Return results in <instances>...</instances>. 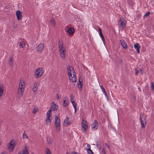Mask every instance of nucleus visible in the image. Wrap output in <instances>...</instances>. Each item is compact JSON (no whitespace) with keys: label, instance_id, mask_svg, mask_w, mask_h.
Masks as SVG:
<instances>
[{"label":"nucleus","instance_id":"17","mask_svg":"<svg viewBox=\"0 0 154 154\" xmlns=\"http://www.w3.org/2000/svg\"><path fill=\"white\" fill-rule=\"evenodd\" d=\"M134 47L135 49H136L137 53L138 54L140 53V44L138 43H136L134 45Z\"/></svg>","mask_w":154,"mask_h":154},{"label":"nucleus","instance_id":"20","mask_svg":"<svg viewBox=\"0 0 154 154\" xmlns=\"http://www.w3.org/2000/svg\"><path fill=\"white\" fill-rule=\"evenodd\" d=\"M18 154H28L26 146L25 149H23L22 151H20Z\"/></svg>","mask_w":154,"mask_h":154},{"label":"nucleus","instance_id":"22","mask_svg":"<svg viewBox=\"0 0 154 154\" xmlns=\"http://www.w3.org/2000/svg\"><path fill=\"white\" fill-rule=\"evenodd\" d=\"M69 79L72 82H75L76 81V75H75L74 76L73 75L71 77H69Z\"/></svg>","mask_w":154,"mask_h":154},{"label":"nucleus","instance_id":"47","mask_svg":"<svg viewBox=\"0 0 154 154\" xmlns=\"http://www.w3.org/2000/svg\"><path fill=\"white\" fill-rule=\"evenodd\" d=\"M17 25L15 23H14L13 24V26L14 28H16L17 27Z\"/></svg>","mask_w":154,"mask_h":154},{"label":"nucleus","instance_id":"57","mask_svg":"<svg viewBox=\"0 0 154 154\" xmlns=\"http://www.w3.org/2000/svg\"><path fill=\"white\" fill-rule=\"evenodd\" d=\"M32 154H33V153H32Z\"/></svg>","mask_w":154,"mask_h":154},{"label":"nucleus","instance_id":"6","mask_svg":"<svg viewBox=\"0 0 154 154\" xmlns=\"http://www.w3.org/2000/svg\"><path fill=\"white\" fill-rule=\"evenodd\" d=\"M24 87L25 84L23 82V80L22 79H21L19 83V89L20 90L22 95V94L23 92L24 91Z\"/></svg>","mask_w":154,"mask_h":154},{"label":"nucleus","instance_id":"48","mask_svg":"<svg viewBox=\"0 0 154 154\" xmlns=\"http://www.w3.org/2000/svg\"><path fill=\"white\" fill-rule=\"evenodd\" d=\"M106 146L108 148V149H109L110 147L108 143H106Z\"/></svg>","mask_w":154,"mask_h":154},{"label":"nucleus","instance_id":"5","mask_svg":"<svg viewBox=\"0 0 154 154\" xmlns=\"http://www.w3.org/2000/svg\"><path fill=\"white\" fill-rule=\"evenodd\" d=\"M58 106L56 105L54 102H52L51 104L50 108V109L47 111V112H49V114H50L51 112L52 111H57V109Z\"/></svg>","mask_w":154,"mask_h":154},{"label":"nucleus","instance_id":"51","mask_svg":"<svg viewBox=\"0 0 154 154\" xmlns=\"http://www.w3.org/2000/svg\"><path fill=\"white\" fill-rule=\"evenodd\" d=\"M71 102L72 104H73V103L74 104V103H75L74 100H73V101H71Z\"/></svg>","mask_w":154,"mask_h":154},{"label":"nucleus","instance_id":"3","mask_svg":"<svg viewBox=\"0 0 154 154\" xmlns=\"http://www.w3.org/2000/svg\"><path fill=\"white\" fill-rule=\"evenodd\" d=\"M55 125L56 126V130L59 131L60 128V120L56 115H55Z\"/></svg>","mask_w":154,"mask_h":154},{"label":"nucleus","instance_id":"32","mask_svg":"<svg viewBox=\"0 0 154 154\" xmlns=\"http://www.w3.org/2000/svg\"><path fill=\"white\" fill-rule=\"evenodd\" d=\"M23 138H26L27 139L28 138V136L26 135L25 133V131H24L23 133Z\"/></svg>","mask_w":154,"mask_h":154},{"label":"nucleus","instance_id":"11","mask_svg":"<svg viewBox=\"0 0 154 154\" xmlns=\"http://www.w3.org/2000/svg\"><path fill=\"white\" fill-rule=\"evenodd\" d=\"M44 48V44L41 43L39 44L36 48L37 51L41 53L43 50Z\"/></svg>","mask_w":154,"mask_h":154},{"label":"nucleus","instance_id":"14","mask_svg":"<svg viewBox=\"0 0 154 154\" xmlns=\"http://www.w3.org/2000/svg\"><path fill=\"white\" fill-rule=\"evenodd\" d=\"M120 42L121 45L124 49H126L127 48V44L125 40H120Z\"/></svg>","mask_w":154,"mask_h":154},{"label":"nucleus","instance_id":"31","mask_svg":"<svg viewBox=\"0 0 154 154\" xmlns=\"http://www.w3.org/2000/svg\"><path fill=\"white\" fill-rule=\"evenodd\" d=\"M45 152L46 154H51L50 151L48 148H46Z\"/></svg>","mask_w":154,"mask_h":154},{"label":"nucleus","instance_id":"36","mask_svg":"<svg viewBox=\"0 0 154 154\" xmlns=\"http://www.w3.org/2000/svg\"><path fill=\"white\" fill-rule=\"evenodd\" d=\"M74 96L72 95V94H71L70 95V101H72L73 100V99L74 98Z\"/></svg>","mask_w":154,"mask_h":154},{"label":"nucleus","instance_id":"1","mask_svg":"<svg viewBox=\"0 0 154 154\" xmlns=\"http://www.w3.org/2000/svg\"><path fill=\"white\" fill-rule=\"evenodd\" d=\"M44 72L43 69L42 68H39L37 69L35 72V77L37 79L41 77L43 74Z\"/></svg>","mask_w":154,"mask_h":154},{"label":"nucleus","instance_id":"41","mask_svg":"<svg viewBox=\"0 0 154 154\" xmlns=\"http://www.w3.org/2000/svg\"><path fill=\"white\" fill-rule=\"evenodd\" d=\"M87 151L91 149V147L90 145H87V148L86 149Z\"/></svg>","mask_w":154,"mask_h":154},{"label":"nucleus","instance_id":"34","mask_svg":"<svg viewBox=\"0 0 154 154\" xmlns=\"http://www.w3.org/2000/svg\"><path fill=\"white\" fill-rule=\"evenodd\" d=\"M151 13L150 12L148 11L144 15H143V18H145L146 17L149 16L150 14Z\"/></svg>","mask_w":154,"mask_h":154},{"label":"nucleus","instance_id":"23","mask_svg":"<svg viewBox=\"0 0 154 154\" xmlns=\"http://www.w3.org/2000/svg\"><path fill=\"white\" fill-rule=\"evenodd\" d=\"M37 86V83L36 82L34 83L32 89L33 91L34 92L36 91L38 89V87Z\"/></svg>","mask_w":154,"mask_h":154},{"label":"nucleus","instance_id":"24","mask_svg":"<svg viewBox=\"0 0 154 154\" xmlns=\"http://www.w3.org/2000/svg\"><path fill=\"white\" fill-rule=\"evenodd\" d=\"M38 111V109L37 107L35 106L33 109L32 112L33 114H35Z\"/></svg>","mask_w":154,"mask_h":154},{"label":"nucleus","instance_id":"46","mask_svg":"<svg viewBox=\"0 0 154 154\" xmlns=\"http://www.w3.org/2000/svg\"><path fill=\"white\" fill-rule=\"evenodd\" d=\"M104 95H105V96L106 98V99H107V100H108V99H109V98H108V95H107V94H104Z\"/></svg>","mask_w":154,"mask_h":154},{"label":"nucleus","instance_id":"54","mask_svg":"<svg viewBox=\"0 0 154 154\" xmlns=\"http://www.w3.org/2000/svg\"><path fill=\"white\" fill-rule=\"evenodd\" d=\"M138 89L139 90V91H140V92H141V90L140 88V87H138Z\"/></svg>","mask_w":154,"mask_h":154},{"label":"nucleus","instance_id":"50","mask_svg":"<svg viewBox=\"0 0 154 154\" xmlns=\"http://www.w3.org/2000/svg\"><path fill=\"white\" fill-rule=\"evenodd\" d=\"M100 87L101 88V89H102L104 88L103 87V86L102 85H100Z\"/></svg>","mask_w":154,"mask_h":154},{"label":"nucleus","instance_id":"8","mask_svg":"<svg viewBox=\"0 0 154 154\" xmlns=\"http://www.w3.org/2000/svg\"><path fill=\"white\" fill-rule=\"evenodd\" d=\"M126 21H125L124 19L122 17H121L119 21V23H120V26L122 28H124L125 27L126 24Z\"/></svg>","mask_w":154,"mask_h":154},{"label":"nucleus","instance_id":"27","mask_svg":"<svg viewBox=\"0 0 154 154\" xmlns=\"http://www.w3.org/2000/svg\"><path fill=\"white\" fill-rule=\"evenodd\" d=\"M13 64V61L12 57L10 58L9 61V66H12Z\"/></svg>","mask_w":154,"mask_h":154},{"label":"nucleus","instance_id":"7","mask_svg":"<svg viewBox=\"0 0 154 154\" xmlns=\"http://www.w3.org/2000/svg\"><path fill=\"white\" fill-rule=\"evenodd\" d=\"M87 122L84 120H82V130L83 132H86L88 128V125L87 124Z\"/></svg>","mask_w":154,"mask_h":154},{"label":"nucleus","instance_id":"13","mask_svg":"<svg viewBox=\"0 0 154 154\" xmlns=\"http://www.w3.org/2000/svg\"><path fill=\"white\" fill-rule=\"evenodd\" d=\"M16 14L17 20H20L22 18V12L20 10H18L16 12Z\"/></svg>","mask_w":154,"mask_h":154},{"label":"nucleus","instance_id":"9","mask_svg":"<svg viewBox=\"0 0 154 154\" xmlns=\"http://www.w3.org/2000/svg\"><path fill=\"white\" fill-rule=\"evenodd\" d=\"M50 116L51 115L49 114V112H47L45 124L47 125H50L51 124V120L50 119Z\"/></svg>","mask_w":154,"mask_h":154},{"label":"nucleus","instance_id":"19","mask_svg":"<svg viewBox=\"0 0 154 154\" xmlns=\"http://www.w3.org/2000/svg\"><path fill=\"white\" fill-rule=\"evenodd\" d=\"M68 117H67L64 121L63 123L65 125L67 126L70 125L71 124L72 122H71V121L68 122Z\"/></svg>","mask_w":154,"mask_h":154},{"label":"nucleus","instance_id":"55","mask_svg":"<svg viewBox=\"0 0 154 154\" xmlns=\"http://www.w3.org/2000/svg\"><path fill=\"white\" fill-rule=\"evenodd\" d=\"M103 92V93H104V94H107V93H106V91H104V92Z\"/></svg>","mask_w":154,"mask_h":154},{"label":"nucleus","instance_id":"15","mask_svg":"<svg viewBox=\"0 0 154 154\" xmlns=\"http://www.w3.org/2000/svg\"><path fill=\"white\" fill-rule=\"evenodd\" d=\"M65 49L59 50L60 56L63 59H64L65 57Z\"/></svg>","mask_w":154,"mask_h":154},{"label":"nucleus","instance_id":"37","mask_svg":"<svg viewBox=\"0 0 154 154\" xmlns=\"http://www.w3.org/2000/svg\"><path fill=\"white\" fill-rule=\"evenodd\" d=\"M72 104L74 108L75 112V113L76 112V103H74V104L73 103V104Z\"/></svg>","mask_w":154,"mask_h":154},{"label":"nucleus","instance_id":"53","mask_svg":"<svg viewBox=\"0 0 154 154\" xmlns=\"http://www.w3.org/2000/svg\"><path fill=\"white\" fill-rule=\"evenodd\" d=\"M1 154H6V153L5 152H2Z\"/></svg>","mask_w":154,"mask_h":154},{"label":"nucleus","instance_id":"44","mask_svg":"<svg viewBox=\"0 0 154 154\" xmlns=\"http://www.w3.org/2000/svg\"><path fill=\"white\" fill-rule=\"evenodd\" d=\"M135 70L136 71V72H135V75H137L138 74V70L137 69H135Z\"/></svg>","mask_w":154,"mask_h":154},{"label":"nucleus","instance_id":"2","mask_svg":"<svg viewBox=\"0 0 154 154\" xmlns=\"http://www.w3.org/2000/svg\"><path fill=\"white\" fill-rule=\"evenodd\" d=\"M140 119L141 122V125L142 128H145L146 123V116L143 114L140 115Z\"/></svg>","mask_w":154,"mask_h":154},{"label":"nucleus","instance_id":"21","mask_svg":"<svg viewBox=\"0 0 154 154\" xmlns=\"http://www.w3.org/2000/svg\"><path fill=\"white\" fill-rule=\"evenodd\" d=\"M67 32L69 35H71L74 33V29L73 28H69L68 29Z\"/></svg>","mask_w":154,"mask_h":154},{"label":"nucleus","instance_id":"12","mask_svg":"<svg viewBox=\"0 0 154 154\" xmlns=\"http://www.w3.org/2000/svg\"><path fill=\"white\" fill-rule=\"evenodd\" d=\"M98 123L95 121H94L93 123L91 125V128L92 130H97L98 128Z\"/></svg>","mask_w":154,"mask_h":154},{"label":"nucleus","instance_id":"45","mask_svg":"<svg viewBox=\"0 0 154 154\" xmlns=\"http://www.w3.org/2000/svg\"><path fill=\"white\" fill-rule=\"evenodd\" d=\"M71 154H79V153H77V152L75 151H72V152L71 153Z\"/></svg>","mask_w":154,"mask_h":154},{"label":"nucleus","instance_id":"10","mask_svg":"<svg viewBox=\"0 0 154 154\" xmlns=\"http://www.w3.org/2000/svg\"><path fill=\"white\" fill-rule=\"evenodd\" d=\"M15 140H14L12 139L9 143L8 148L9 149H11L12 151H13L15 147Z\"/></svg>","mask_w":154,"mask_h":154},{"label":"nucleus","instance_id":"18","mask_svg":"<svg viewBox=\"0 0 154 154\" xmlns=\"http://www.w3.org/2000/svg\"><path fill=\"white\" fill-rule=\"evenodd\" d=\"M58 45L59 47V50L65 49V48L63 46V42L62 40H59Z\"/></svg>","mask_w":154,"mask_h":154},{"label":"nucleus","instance_id":"4","mask_svg":"<svg viewBox=\"0 0 154 154\" xmlns=\"http://www.w3.org/2000/svg\"><path fill=\"white\" fill-rule=\"evenodd\" d=\"M69 77H71L73 75H76L74 69L71 66H69L67 68Z\"/></svg>","mask_w":154,"mask_h":154},{"label":"nucleus","instance_id":"29","mask_svg":"<svg viewBox=\"0 0 154 154\" xmlns=\"http://www.w3.org/2000/svg\"><path fill=\"white\" fill-rule=\"evenodd\" d=\"M50 23L53 25H55V21L54 18H52L50 20Z\"/></svg>","mask_w":154,"mask_h":154},{"label":"nucleus","instance_id":"52","mask_svg":"<svg viewBox=\"0 0 154 154\" xmlns=\"http://www.w3.org/2000/svg\"><path fill=\"white\" fill-rule=\"evenodd\" d=\"M102 90L103 92L105 91V90L104 88L102 89Z\"/></svg>","mask_w":154,"mask_h":154},{"label":"nucleus","instance_id":"39","mask_svg":"<svg viewBox=\"0 0 154 154\" xmlns=\"http://www.w3.org/2000/svg\"><path fill=\"white\" fill-rule=\"evenodd\" d=\"M87 151L89 154H94L92 150L91 149H90Z\"/></svg>","mask_w":154,"mask_h":154},{"label":"nucleus","instance_id":"30","mask_svg":"<svg viewBox=\"0 0 154 154\" xmlns=\"http://www.w3.org/2000/svg\"><path fill=\"white\" fill-rule=\"evenodd\" d=\"M78 87L80 91L81 90L82 87V84H81V83H78Z\"/></svg>","mask_w":154,"mask_h":154},{"label":"nucleus","instance_id":"38","mask_svg":"<svg viewBox=\"0 0 154 154\" xmlns=\"http://www.w3.org/2000/svg\"><path fill=\"white\" fill-rule=\"evenodd\" d=\"M151 88L153 90H154V83L152 82H151Z\"/></svg>","mask_w":154,"mask_h":154},{"label":"nucleus","instance_id":"49","mask_svg":"<svg viewBox=\"0 0 154 154\" xmlns=\"http://www.w3.org/2000/svg\"><path fill=\"white\" fill-rule=\"evenodd\" d=\"M81 83V84H82V81H81L80 80V79H79V83Z\"/></svg>","mask_w":154,"mask_h":154},{"label":"nucleus","instance_id":"26","mask_svg":"<svg viewBox=\"0 0 154 154\" xmlns=\"http://www.w3.org/2000/svg\"><path fill=\"white\" fill-rule=\"evenodd\" d=\"M4 89L2 85H0V97L2 96L3 94Z\"/></svg>","mask_w":154,"mask_h":154},{"label":"nucleus","instance_id":"16","mask_svg":"<svg viewBox=\"0 0 154 154\" xmlns=\"http://www.w3.org/2000/svg\"><path fill=\"white\" fill-rule=\"evenodd\" d=\"M69 100L66 96L65 97L63 100V104L64 106H68L69 104Z\"/></svg>","mask_w":154,"mask_h":154},{"label":"nucleus","instance_id":"42","mask_svg":"<svg viewBox=\"0 0 154 154\" xmlns=\"http://www.w3.org/2000/svg\"><path fill=\"white\" fill-rule=\"evenodd\" d=\"M100 37L101 38H102L103 41V42H104L105 41V38L104 37V36H103V35H101L100 36Z\"/></svg>","mask_w":154,"mask_h":154},{"label":"nucleus","instance_id":"43","mask_svg":"<svg viewBox=\"0 0 154 154\" xmlns=\"http://www.w3.org/2000/svg\"><path fill=\"white\" fill-rule=\"evenodd\" d=\"M102 154H106L105 150L103 148L102 149Z\"/></svg>","mask_w":154,"mask_h":154},{"label":"nucleus","instance_id":"35","mask_svg":"<svg viewBox=\"0 0 154 154\" xmlns=\"http://www.w3.org/2000/svg\"><path fill=\"white\" fill-rule=\"evenodd\" d=\"M98 29L99 31V33L100 36L103 35L101 29L99 27H98Z\"/></svg>","mask_w":154,"mask_h":154},{"label":"nucleus","instance_id":"33","mask_svg":"<svg viewBox=\"0 0 154 154\" xmlns=\"http://www.w3.org/2000/svg\"><path fill=\"white\" fill-rule=\"evenodd\" d=\"M96 144L98 148L99 149H101V146L100 145V144H99V142L98 141L96 142Z\"/></svg>","mask_w":154,"mask_h":154},{"label":"nucleus","instance_id":"28","mask_svg":"<svg viewBox=\"0 0 154 154\" xmlns=\"http://www.w3.org/2000/svg\"><path fill=\"white\" fill-rule=\"evenodd\" d=\"M47 140L48 142V144H51L52 143V141L51 140V139L49 137H47Z\"/></svg>","mask_w":154,"mask_h":154},{"label":"nucleus","instance_id":"25","mask_svg":"<svg viewBox=\"0 0 154 154\" xmlns=\"http://www.w3.org/2000/svg\"><path fill=\"white\" fill-rule=\"evenodd\" d=\"M19 46L21 48H23L25 46L24 43L23 42H19Z\"/></svg>","mask_w":154,"mask_h":154},{"label":"nucleus","instance_id":"40","mask_svg":"<svg viewBox=\"0 0 154 154\" xmlns=\"http://www.w3.org/2000/svg\"><path fill=\"white\" fill-rule=\"evenodd\" d=\"M61 97V95L57 94V100L59 99Z\"/></svg>","mask_w":154,"mask_h":154},{"label":"nucleus","instance_id":"56","mask_svg":"<svg viewBox=\"0 0 154 154\" xmlns=\"http://www.w3.org/2000/svg\"><path fill=\"white\" fill-rule=\"evenodd\" d=\"M66 154H68V153H66Z\"/></svg>","mask_w":154,"mask_h":154}]
</instances>
